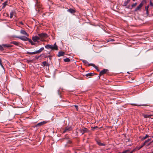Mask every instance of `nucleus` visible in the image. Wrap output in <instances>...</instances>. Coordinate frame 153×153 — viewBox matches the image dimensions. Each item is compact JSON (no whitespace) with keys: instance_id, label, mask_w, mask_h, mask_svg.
<instances>
[{"instance_id":"obj_1","label":"nucleus","mask_w":153,"mask_h":153,"mask_svg":"<svg viewBox=\"0 0 153 153\" xmlns=\"http://www.w3.org/2000/svg\"><path fill=\"white\" fill-rule=\"evenodd\" d=\"M16 38L19 39H20L24 41H28L29 42L31 43L32 45H35V43L33 42L32 40L27 38L26 36H16Z\"/></svg>"},{"instance_id":"obj_2","label":"nucleus","mask_w":153,"mask_h":153,"mask_svg":"<svg viewBox=\"0 0 153 153\" xmlns=\"http://www.w3.org/2000/svg\"><path fill=\"white\" fill-rule=\"evenodd\" d=\"M39 37H40V40L42 41H44L43 39L45 37H47L48 36L47 34L45 33H42L38 34Z\"/></svg>"},{"instance_id":"obj_3","label":"nucleus","mask_w":153,"mask_h":153,"mask_svg":"<svg viewBox=\"0 0 153 153\" xmlns=\"http://www.w3.org/2000/svg\"><path fill=\"white\" fill-rule=\"evenodd\" d=\"M143 1H142L139 6L135 10V11L139 10L143 5Z\"/></svg>"},{"instance_id":"obj_4","label":"nucleus","mask_w":153,"mask_h":153,"mask_svg":"<svg viewBox=\"0 0 153 153\" xmlns=\"http://www.w3.org/2000/svg\"><path fill=\"white\" fill-rule=\"evenodd\" d=\"M34 42H36L39 40H40L39 36H35L32 38Z\"/></svg>"},{"instance_id":"obj_5","label":"nucleus","mask_w":153,"mask_h":153,"mask_svg":"<svg viewBox=\"0 0 153 153\" xmlns=\"http://www.w3.org/2000/svg\"><path fill=\"white\" fill-rule=\"evenodd\" d=\"M80 131L82 134L85 132H87L88 131V130L86 128H81Z\"/></svg>"},{"instance_id":"obj_6","label":"nucleus","mask_w":153,"mask_h":153,"mask_svg":"<svg viewBox=\"0 0 153 153\" xmlns=\"http://www.w3.org/2000/svg\"><path fill=\"white\" fill-rule=\"evenodd\" d=\"M51 48L50 49L52 50H57L58 49V47L56 45V43H55L53 45H51Z\"/></svg>"},{"instance_id":"obj_7","label":"nucleus","mask_w":153,"mask_h":153,"mask_svg":"<svg viewBox=\"0 0 153 153\" xmlns=\"http://www.w3.org/2000/svg\"><path fill=\"white\" fill-rule=\"evenodd\" d=\"M107 71L108 70L106 69H104L103 70L100 72L99 76H100L103 75V74L106 73Z\"/></svg>"},{"instance_id":"obj_8","label":"nucleus","mask_w":153,"mask_h":153,"mask_svg":"<svg viewBox=\"0 0 153 153\" xmlns=\"http://www.w3.org/2000/svg\"><path fill=\"white\" fill-rule=\"evenodd\" d=\"M20 33L22 34L25 35L27 36H28L29 35L24 30H21L20 31Z\"/></svg>"},{"instance_id":"obj_9","label":"nucleus","mask_w":153,"mask_h":153,"mask_svg":"<svg viewBox=\"0 0 153 153\" xmlns=\"http://www.w3.org/2000/svg\"><path fill=\"white\" fill-rule=\"evenodd\" d=\"M72 128L71 127H69L68 128H66L65 130L63 131V133L66 132L67 131H71Z\"/></svg>"},{"instance_id":"obj_10","label":"nucleus","mask_w":153,"mask_h":153,"mask_svg":"<svg viewBox=\"0 0 153 153\" xmlns=\"http://www.w3.org/2000/svg\"><path fill=\"white\" fill-rule=\"evenodd\" d=\"M46 123V122L45 121L40 122V123H39L38 124H37L36 125V126L38 127V126H41L45 124V123Z\"/></svg>"},{"instance_id":"obj_11","label":"nucleus","mask_w":153,"mask_h":153,"mask_svg":"<svg viewBox=\"0 0 153 153\" xmlns=\"http://www.w3.org/2000/svg\"><path fill=\"white\" fill-rule=\"evenodd\" d=\"M65 54V52L63 51H61L59 52L57 56L58 57L63 56Z\"/></svg>"},{"instance_id":"obj_12","label":"nucleus","mask_w":153,"mask_h":153,"mask_svg":"<svg viewBox=\"0 0 153 153\" xmlns=\"http://www.w3.org/2000/svg\"><path fill=\"white\" fill-rule=\"evenodd\" d=\"M131 105H137V106H148V105H147V104H143L142 105H139L137 104H134V103H132L131 104Z\"/></svg>"},{"instance_id":"obj_13","label":"nucleus","mask_w":153,"mask_h":153,"mask_svg":"<svg viewBox=\"0 0 153 153\" xmlns=\"http://www.w3.org/2000/svg\"><path fill=\"white\" fill-rule=\"evenodd\" d=\"M97 143L100 146H105V144H103V143H101L100 140H97Z\"/></svg>"},{"instance_id":"obj_14","label":"nucleus","mask_w":153,"mask_h":153,"mask_svg":"<svg viewBox=\"0 0 153 153\" xmlns=\"http://www.w3.org/2000/svg\"><path fill=\"white\" fill-rule=\"evenodd\" d=\"M143 116L145 118H149L150 117L152 116V115L149 114H143Z\"/></svg>"},{"instance_id":"obj_15","label":"nucleus","mask_w":153,"mask_h":153,"mask_svg":"<svg viewBox=\"0 0 153 153\" xmlns=\"http://www.w3.org/2000/svg\"><path fill=\"white\" fill-rule=\"evenodd\" d=\"M67 11L71 13H75V11L72 9H68Z\"/></svg>"},{"instance_id":"obj_16","label":"nucleus","mask_w":153,"mask_h":153,"mask_svg":"<svg viewBox=\"0 0 153 153\" xmlns=\"http://www.w3.org/2000/svg\"><path fill=\"white\" fill-rule=\"evenodd\" d=\"M2 46L4 47L7 48H11L13 47V46L12 45H10L7 44H3L2 45Z\"/></svg>"},{"instance_id":"obj_17","label":"nucleus","mask_w":153,"mask_h":153,"mask_svg":"<svg viewBox=\"0 0 153 153\" xmlns=\"http://www.w3.org/2000/svg\"><path fill=\"white\" fill-rule=\"evenodd\" d=\"M44 49L43 47L41 48L39 50L37 51H36V53H38L42 51Z\"/></svg>"},{"instance_id":"obj_18","label":"nucleus","mask_w":153,"mask_h":153,"mask_svg":"<svg viewBox=\"0 0 153 153\" xmlns=\"http://www.w3.org/2000/svg\"><path fill=\"white\" fill-rule=\"evenodd\" d=\"M42 64L44 66H49V64L46 62H42Z\"/></svg>"},{"instance_id":"obj_19","label":"nucleus","mask_w":153,"mask_h":153,"mask_svg":"<svg viewBox=\"0 0 153 153\" xmlns=\"http://www.w3.org/2000/svg\"><path fill=\"white\" fill-rule=\"evenodd\" d=\"M93 76V74L92 73H88L86 75V76L88 77H89L90 76Z\"/></svg>"},{"instance_id":"obj_20","label":"nucleus","mask_w":153,"mask_h":153,"mask_svg":"<svg viewBox=\"0 0 153 153\" xmlns=\"http://www.w3.org/2000/svg\"><path fill=\"white\" fill-rule=\"evenodd\" d=\"M51 47V45H47L45 46V48L47 49H50Z\"/></svg>"},{"instance_id":"obj_21","label":"nucleus","mask_w":153,"mask_h":153,"mask_svg":"<svg viewBox=\"0 0 153 153\" xmlns=\"http://www.w3.org/2000/svg\"><path fill=\"white\" fill-rule=\"evenodd\" d=\"M15 14V12L13 11H11L10 13V18H13V16Z\"/></svg>"},{"instance_id":"obj_22","label":"nucleus","mask_w":153,"mask_h":153,"mask_svg":"<svg viewBox=\"0 0 153 153\" xmlns=\"http://www.w3.org/2000/svg\"><path fill=\"white\" fill-rule=\"evenodd\" d=\"M149 137V136L147 134H146L144 137H143L142 139V140H144L146 139V138H147L148 137Z\"/></svg>"},{"instance_id":"obj_23","label":"nucleus","mask_w":153,"mask_h":153,"mask_svg":"<svg viewBox=\"0 0 153 153\" xmlns=\"http://www.w3.org/2000/svg\"><path fill=\"white\" fill-rule=\"evenodd\" d=\"M11 44H13L16 45H18L19 44V43L16 41H13L11 42Z\"/></svg>"},{"instance_id":"obj_24","label":"nucleus","mask_w":153,"mask_h":153,"mask_svg":"<svg viewBox=\"0 0 153 153\" xmlns=\"http://www.w3.org/2000/svg\"><path fill=\"white\" fill-rule=\"evenodd\" d=\"M89 66H91L94 67L96 69H97L98 68L94 64H90L89 65Z\"/></svg>"},{"instance_id":"obj_25","label":"nucleus","mask_w":153,"mask_h":153,"mask_svg":"<svg viewBox=\"0 0 153 153\" xmlns=\"http://www.w3.org/2000/svg\"><path fill=\"white\" fill-rule=\"evenodd\" d=\"M27 53L28 54H30V55H33V54H36V51H35V52H28Z\"/></svg>"},{"instance_id":"obj_26","label":"nucleus","mask_w":153,"mask_h":153,"mask_svg":"<svg viewBox=\"0 0 153 153\" xmlns=\"http://www.w3.org/2000/svg\"><path fill=\"white\" fill-rule=\"evenodd\" d=\"M82 62H83V63H85V64L86 65H89V64H88V62L85 60H83Z\"/></svg>"},{"instance_id":"obj_27","label":"nucleus","mask_w":153,"mask_h":153,"mask_svg":"<svg viewBox=\"0 0 153 153\" xmlns=\"http://www.w3.org/2000/svg\"><path fill=\"white\" fill-rule=\"evenodd\" d=\"M149 6L148 5L147 6H146L145 8V10L146 11L147 13H148V8H149Z\"/></svg>"},{"instance_id":"obj_28","label":"nucleus","mask_w":153,"mask_h":153,"mask_svg":"<svg viewBox=\"0 0 153 153\" xmlns=\"http://www.w3.org/2000/svg\"><path fill=\"white\" fill-rule=\"evenodd\" d=\"M7 1H6L3 4V6L2 7L3 8H4L5 7V6L7 5Z\"/></svg>"},{"instance_id":"obj_29","label":"nucleus","mask_w":153,"mask_h":153,"mask_svg":"<svg viewBox=\"0 0 153 153\" xmlns=\"http://www.w3.org/2000/svg\"><path fill=\"white\" fill-rule=\"evenodd\" d=\"M64 61L65 62H69L70 61V59L68 58H66L64 59Z\"/></svg>"},{"instance_id":"obj_30","label":"nucleus","mask_w":153,"mask_h":153,"mask_svg":"<svg viewBox=\"0 0 153 153\" xmlns=\"http://www.w3.org/2000/svg\"><path fill=\"white\" fill-rule=\"evenodd\" d=\"M151 140V138H149V139H148L147 140H146L145 142H144L146 144V143H147V142H148L149 141H150Z\"/></svg>"},{"instance_id":"obj_31","label":"nucleus","mask_w":153,"mask_h":153,"mask_svg":"<svg viewBox=\"0 0 153 153\" xmlns=\"http://www.w3.org/2000/svg\"><path fill=\"white\" fill-rule=\"evenodd\" d=\"M0 65L2 68H4V67L2 63V61L0 58Z\"/></svg>"},{"instance_id":"obj_32","label":"nucleus","mask_w":153,"mask_h":153,"mask_svg":"<svg viewBox=\"0 0 153 153\" xmlns=\"http://www.w3.org/2000/svg\"><path fill=\"white\" fill-rule=\"evenodd\" d=\"M3 47L2 45H0V50L3 51L4 50Z\"/></svg>"},{"instance_id":"obj_33","label":"nucleus","mask_w":153,"mask_h":153,"mask_svg":"<svg viewBox=\"0 0 153 153\" xmlns=\"http://www.w3.org/2000/svg\"><path fill=\"white\" fill-rule=\"evenodd\" d=\"M128 4V3L127 1H125L123 3V6H126Z\"/></svg>"},{"instance_id":"obj_34","label":"nucleus","mask_w":153,"mask_h":153,"mask_svg":"<svg viewBox=\"0 0 153 153\" xmlns=\"http://www.w3.org/2000/svg\"><path fill=\"white\" fill-rule=\"evenodd\" d=\"M145 144H146L145 143V142H144L143 144L141 145V146L140 147L139 149H140L141 148H142V147H143L145 145Z\"/></svg>"},{"instance_id":"obj_35","label":"nucleus","mask_w":153,"mask_h":153,"mask_svg":"<svg viewBox=\"0 0 153 153\" xmlns=\"http://www.w3.org/2000/svg\"><path fill=\"white\" fill-rule=\"evenodd\" d=\"M129 150H125V151H123L121 153H127V152H129Z\"/></svg>"},{"instance_id":"obj_36","label":"nucleus","mask_w":153,"mask_h":153,"mask_svg":"<svg viewBox=\"0 0 153 153\" xmlns=\"http://www.w3.org/2000/svg\"><path fill=\"white\" fill-rule=\"evenodd\" d=\"M74 106L75 107L77 111H78V107L77 105H75Z\"/></svg>"},{"instance_id":"obj_37","label":"nucleus","mask_w":153,"mask_h":153,"mask_svg":"<svg viewBox=\"0 0 153 153\" xmlns=\"http://www.w3.org/2000/svg\"><path fill=\"white\" fill-rule=\"evenodd\" d=\"M137 3H135L133 4H132V7H134L137 5Z\"/></svg>"},{"instance_id":"obj_38","label":"nucleus","mask_w":153,"mask_h":153,"mask_svg":"<svg viewBox=\"0 0 153 153\" xmlns=\"http://www.w3.org/2000/svg\"><path fill=\"white\" fill-rule=\"evenodd\" d=\"M131 0H127V1L128 3Z\"/></svg>"},{"instance_id":"obj_39","label":"nucleus","mask_w":153,"mask_h":153,"mask_svg":"<svg viewBox=\"0 0 153 153\" xmlns=\"http://www.w3.org/2000/svg\"><path fill=\"white\" fill-rule=\"evenodd\" d=\"M97 71H100V70L99 69H98V68H97Z\"/></svg>"},{"instance_id":"obj_40","label":"nucleus","mask_w":153,"mask_h":153,"mask_svg":"<svg viewBox=\"0 0 153 153\" xmlns=\"http://www.w3.org/2000/svg\"><path fill=\"white\" fill-rule=\"evenodd\" d=\"M20 24H22V25H23V23L22 22H20Z\"/></svg>"},{"instance_id":"obj_41","label":"nucleus","mask_w":153,"mask_h":153,"mask_svg":"<svg viewBox=\"0 0 153 153\" xmlns=\"http://www.w3.org/2000/svg\"><path fill=\"white\" fill-rule=\"evenodd\" d=\"M150 4L151 5H152V4L151 2L150 3Z\"/></svg>"},{"instance_id":"obj_42","label":"nucleus","mask_w":153,"mask_h":153,"mask_svg":"<svg viewBox=\"0 0 153 153\" xmlns=\"http://www.w3.org/2000/svg\"><path fill=\"white\" fill-rule=\"evenodd\" d=\"M146 0H143V3H144V2H145V1Z\"/></svg>"},{"instance_id":"obj_43","label":"nucleus","mask_w":153,"mask_h":153,"mask_svg":"<svg viewBox=\"0 0 153 153\" xmlns=\"http://www.w3.org/2000/svg\"><path fill=\"white\" fill-rule=\"evenodd\" d=\"M133 153V151L131 152L130 153Z\"/></svg>"},{"instance_id":"obj_44","label":"nucleus","mask_w":153,"mask_h":153,"mask_svg":"<svg viewBox=\"0 0 153 153\" xmlns=\"http://www.w3.org/2000/svg\"><path fill=\"white\" fill-rule=\"evenodd\" d=\"M153 142V140H152V141L150 143H152Z\"/></svg>"},{"instance_id":"obj_45","label":"nucleus","mask_w":153,"mask_h":153,"mask_svg":"<svg viewBox=\"0 0 153 153\" xmlns=\"http://www.w3.org/2000/svg\"><path fill=\"white\" fill-rule=\"evenodd\" d=\"M97 127V126H96V127H95L94 128H96Z\"/></svg>"},{"instance_id":"obj_46","label":"nucleus","mask_w":153,"mask_h":153,"mask_svg":"<svg viewBox=\"0 0 153 153\" xmlns=\"http://www.w3.org/2000/svg\"><path fill=\"white\" fill-rule=\"evenodd\" d=\"M1 0V1H3V0Z\"/></svg>"},{"instance_id":"obj_47","label":"nucleus","mask_w":153,"mask_h":153,"mask_svg":"<svg viewBox=\"0 0 153 153\" xmlns=\"http://www.w3.org/2000/svg\"><path fill=\"white\" fill-rule=\"evenodd\" d=\"M152 137L153 138V136H152Z\"/></svg>"},{"instance_id":"obj_48","label":"nucleus","mask_w":153,"mask_h":153,"mask_svg":"<svg viewBox=\"0 0 153 153\" xmlns=\"http://www.w3.org/2000/svg\"><path fill=\"white\" fill-rule=\"evenodd\" d=\"M135 1V0H133V1Z\"/></svg>"},{"instance_id":"obj_49","label":"nucleus","mask_w":153,"mask_h":153,"mask_svg":"<svg viewBox=\"0 0 153 153\" xmlns=\"http://www.w3.org/2000/svg\"><path fill=\"white\" fill-rule=\"evenodd\" d=\"M152 153H153V151L152 152Z\"/></svg>"},{"instance_id":"obj_50","label":"nucleus","mask_w":153,"mask_h":153,"mask_svg":"<svg viewBox=\"0 0 153 153\" xmlns=\"http://www.w3.org/2000/svg\"><path fill=\"white\" fill-rule=\"evenodd\" d=\"M100 1H101V0H100Z\"/></svg>"}]
</instances>
